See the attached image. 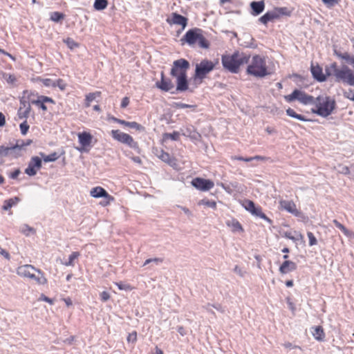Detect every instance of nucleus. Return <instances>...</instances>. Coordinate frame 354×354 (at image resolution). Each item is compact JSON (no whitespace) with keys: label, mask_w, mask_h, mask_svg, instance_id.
Instances as JSON below:
<instances>
[{"label":"nucleus","mask_w":354,"mask_h":354,"mask_svg":"<svg viewBox=\"0 0 354 354\" xmlns=\"http://www.w3.org/2000/svg\"><path fill=\"white\" fill-rule=\"evenodd\" d=\"M325 72L327 76L333 77L337 82L354 86V72L346 64L338 66L333 62L326 66Z\"/></svg>","instance_id":"obj_1"},{"label":"nucleus","mask_w":354,"mask_h":354,"mask_svg":"<svg viewBox=\"0 0 354 354\" xmlns=\"http://www.w3.org/2000/svg\"><path fill=\"white\" fill-rule=\"evenodd\" d=\"M250 56L244 53L234 52L232 55H224L221 61L223 67L231 73H236L241 66L248 64Z\"/></svg>","instance_id":"obj_2"},{"label":"nucleus","mask_w":354,"mask_h":354,"mask_svg":"<svg viewBox=\"0 0 354 354\" xmlns=\"http://www.w3.org/2000/svg\"><path fill=\"white\" fill-rule=\"evenodd\" d=\"M17 274L21 277L34 281L38 285H44L47 283V279L44 273L30 264L19 266L17 268Z\"/></svg>","instance_id":"obj_3"},{"label":"nucleus","mask_w":354,"mask_h":354,"mask_svg":"<svg viewBox=\"0 0 354 354\" xmlns=\"http://www.w3.org/2000/svg\"><path fill=\"white\" fill-rule=\"evenodd\" d=\"M246 72L255 77H263L270 73L268 71L265 58L256 55L248 61Z\"/></svg>","instance_id":"obj_4"},{"label":"nucleus","mask_w":354,"mask_h":354,"mask_svg":"<svg viewBox=\"0 0 354 354\" xmlns=\"http://www.w3.org/2000/svg\"><path fill=\"white\" fill-rule=\"evenodd\" d=\"M315 108L312 111L322 117H327L331 114L335 106V102L328 96H319L315 98L314 104Z\"/></svg>","instance_id":"obj_5"},{"label":"nucleus","mask_w":354,"mask_h":354,"mask_svg":"<svg viewBox=\"0 0 354 354\" xmlns=\"http://www.w3.org/2000/svg\"><path fill=\"white\" fill-rule=\"evenodd\" d=\"M285 99L287 102H290L294 100H298L299 102L304 104H314L315 98L311 95H309L298 89H295L293 92L288 95H286Z\"/></svg>","instance_id":"obj_6"},{"label":"nucleus","mask_w":354,"mask_h":354,"mask_svg":"<svg viewBox=\"0 0 354 354\" xmlns=\"http://www.w3.org/2000/svg\"><path fill=\"white\" fill-rule=\"evenodd\" d=\"M215 64L207 59H203L196 66L195 79H199L201 81L204 79L206 75L214 70Z\"/></svg>","instance_id":"obj_7"},{"label":"nucleus","mask_w":354,"mask_h":354,"mask_svg":"<svg viewBox=\"0 0 354 354\" xmlns=\"http://www.w3.org/2000/svg\"><path fill=\"white\" fill-rule=\"evenodd\" d=\"M189 68V63L184 59H180L174 62L171 70V75L177 77L187 74V71Z\"/></svg>","instance_id":"obj_8"},{"label":"nucleus","mask_w":354,"mask_h":354,"mask_svg":"<svg viewBox=\"0 0 354 354\" xmlns=\"http://www.w3.org/2000/svg\"><path fill=\"white\" fill-rule=\"evenodd\" d=\"M112 137L120 142L127 145L130 147H136L137 144L134 142L133 138L127 133H123L119 130H112Z\"/></svg>","instance_id":"obj_9"},{"label":"nucleus","mask_w":354,"mask_h":354,"mask_svg":"<svg viewBox=\"0 0 354 354\" xmlns=\"http://www.w3.org/2000/svg\"><path fill=\"white\" fill-rule=\"evenodd\" d=\"M192 185L201 191H208L213 188L214 184L210 180L203 179L201 178H196L192 180Z\"/></svg>","instance_id":"obj_10"},{"label":"nucleus","mask_w":354,"mask_h":354,"mask_svg":"<svg viewBox=\"0 0 354 354\" xmlns=\"http://www.w3.org/2000/svg\"><path fill=\"white\" fill-rule=\"evenodd\" d=\"M201 32L202 30L199 28L189 30L181 39V41L187 43L189 46H192L198 41V39Z\"/></svg>","instance_id":"obj_11"},{"label":"nucleus","mask_w":354,"mask_h":354,"mask_svg":"<svg viewBox=\"0 0 354 354\" xmlns=\"http://www.w3.org/2000/svg\"><path fill=\"white\" fill-rule=\"evenodd\" d=\"M156 86L162 91H170L171 93H176L174 90V84L169 79L164 77V74L161 73V80L156 83Z\"/></svg>","instance_id":"obj_12"},{"label":"nucleus","mask_w":354,"mask_h":354,"mask_svg":"<svg viewBox=\"0 0 354 354\" xmlns=\"http://www.w3.org/2000/svg\"><path fill=\"white\" fill-rule=\"evenodd\" d=\"M90 194L93 198H104L108 200L106 203H109V201L111 200H113V198L107 192L101 187H96L93 189H91L90 192Z\"/></svg>","instance_id":"obj_13"},{"label":"nucleus","mask_w":354,"mask_h":354,"mask_svg":"<svg viewBox=\"0 0 354 354\" xmlns=\"http://www.w3.org/2000/svg\"><path fill=\"white\" fill-rule=\"evenodd\" d=\"M280 207L295 216L299 214V212L297 210L296 205L292 201L283 200L279 202Z\"/></svg>","instance_id":"obj_14"},{"label":"nucleus","mask_w":354,"mask_h":354,"mask_svg":"<svg viewBox=\"0 0 354 354\" xmlns=\"http://www.w3.org/2000/svg\"><path fill=\"white\" fill-rule=\"evenodd\" d=\"M32 143L31 140H18L15 145L12 147H10V148H15L12 150V156L14 158H17L21 155L20 151L24 147L30 145Z\"/></svg>","instance_id":"obj_15"},{"label":"nucleus","mask_w":354,"mask_h":354,"mask_svg":"<svg viewBox=\"0 0 354 354\" xmlns=\"http://www.w3.org/2000/svg\"><path fill=\"white\" fill-rule=\"evenodd\" d=\"M167 21L171 24L180 25L184 29L187 26V19L179 14L173 13L171 18L167 19Z\"/></svg>","instance_id":"obj_16"},{"label":"nucleus","mask_w":354,"mask_h":354,"mask_svg":"<svg viewBox=\"0 0 354 354\" xmlns=\"http://www.w3.org/2000/svg\"><path fill=\"white\" fill-rule=\"evenodd\" d=\"M176 88L175 89L176 93L177 91L183 92L188 89V82L187 80V74L176 77Z\"/></svg>","instance_id":"obj_17"},{"label":"nucleus","mask_w":354,"mask_h":354,"mask_svg":"<svg viewBox=\"0 0 354 354\" xmlns=\"http://www.w3.org/2000/svg\"><path fill=\"white\" fill-rule=\"evenodd\" d=\"M110 119L115 122L124 125V126L128 127L131 129H136L138 131H143L144 130V127L141 124L137 123L136 122H127L125 120L118 119L115 117H111V118H110Z\"/></svg>","instance_id":"obj_18"},{"label":"nucleus","mask_w":354,"mask_h":354,"mask_svg":"<svg viewBox=\"0 0 354 354\" xmlns=\"http://www.w3.org/2000/svg\"><path fill=\"white\" fill-rule=\"evenodd\" d=\"M297 269V264L291 261H285L279 267V272L281 274H287Z\"/></svg>","instance_id":"obj_19"},{"label":"nucleus","mask_w":354,"mask_h":354,"mask_svg":"<svg viewBox=\"0 0 354 354\" xmlns=\"http://www.w3.org/2000/svg\"><path fill=\"white\" fill-rule=\"evenodd\" d=\"M250 7L252 9L251 14L254 16H257L263 11L265 3L263 1H252L250 3Z\"/></svg>","instance_id":"obj_20"},{"label":"nucleus","mask_w":354,"mask_h":354,"mask_svg":"<svg viewBox=\"0 0 354 354\" xmlns=\"http://www.w3.org/2000/svg\"><path fill=\"white\" fill-rule=\"evenodd\" d=\"M311 73L315 79L319 82H324L326 80V76L322 73V68L319 66H312Z\"/></svg>","instance_id":"obj_21"},{"label":"nucleus","mask_w":354,"mask_h":354,"mask_svg":"<svg viewBox=\"0 0 354 354\" xmlns=\"http://www.w3.org/2000/svg\"><path fill=\"white\" fill-rule=\"evenodd\" d=\"M279 18V13L277 11L267 12L265 15L259 19V21L266 25L268 21Z\"/></svg>","instance_id":"obj_22"},{"label":"nucleus","mask_w":354,"mask_h":354,"mask_svg":"<svg viewBox=\"0 0 354 354\" xmlns=\"http://www.w3.org/2000/svg\"><path fill=\"white\" fill-rule=\"evenodd\" d=\"M78 139L82 147H87L91 145L92 136L88 133L83 132L78 134Z\"/></svg>","instance_id":"obj_23"},{"label":"nucleus","mask_w":354,"mask_h":354,"mask_svg":"<svg viewBox=\"0 0 354 354\" xmlns=\"http://www.w3.org/2000/svg\"><path fill=\"white\" fill-rule=\"evenodd\" d=\"M157 156L161 159L162 161L168 163L169 165H171L173 162V159L170 157L169 154L167 152H165L163 150H156Z\"/></svg>","instance_id":"obj_24"},{"label":"nucleus","mask_w":354,"mask_h":354,"mask_svg":"<svg viewBox=\"0 0 354 354\" xmlns=\"http://www.w3.org/2000/svg\"><path fill=\"white\" fill-rule=\"evenodd\" d=\"M101 92L96 91L94 93H90L86 95L85 99V106L88 107L91 105V102L95 100L97 97H100Z\"/></svg>","instance_id":"obj_25"},{"label":"nucleus","mask_w":354,"mask_h":354,"mask_svg":"<svg viewBox=\"0 0 354 354\" xmlns=\"http://www.w3.org/2000/svg\"><path fill=\"white\" fill-rule=\"evenodd\" d=\"M227 225L232 228V232H243L241 225L236 220L228 221Z\"/></svg>","instance_id":"obj_26"},{"label":"nucleus","mask_w":354,"mask_h":354,"mask_svg":"<svg viewBox=\"0 0 354 354\" xmlns=\"http://www.w3.org/2000/svg\"><path fill=\"white\" fill-rule=\"evenodd\" d=\"M313 335L317 340H322L324 337V333L321 326H317L314 328Z\"/></svg>","instance_id":"obj_27"},{"label":"nucleus","mask_w":354,"mask_h":354,"mask_svg":"<svg viewBox=\"0 0 354 354\" xmlns=\"http://www.w3.org/2000/svg\"><path fill=\"white\" fill-rule=\"evenodd\" d=\"M80 254L78 252H73L69 256L68 261L63 263L66 266H74V261L80 257Z\"/></svg>","instance_id":"obj_28"},{"label":"nucleus","mask_w":354,"mask_h":354,"mask_svg":"<svg viewBox=\"0 0 354 354\" xmlns=\"http://www.w3.org/2000/svg\"><path fill=\"white\" fill-rule=\"evenodd\" d=\"M65 15L59 12H53L50 13V19L54 22H59L61 20L64 19Z\"/></svg>","instance_id":"obj_29"},{"label":"nucleus","mask_w":354,"mask_h":354,"mask_svg":"<svg viewBox=\"0 0 354 354\" xmlns=\"http://www.w3.org/2000/svg\"><path fill=\"white\" fill-rule=\"evenodd\" d=\"M18 201H19V198L17 197H15V198H10L9 200L5 201L4 205L3 206V209L4 210H8L13 205L17 204V203Z\"/></svg>","instance_id":"obj_30"},{"label":"nucleus","mask_w":354,"mask_h":354,"mask_svg":"<svg viewBox=\"0 0 354 354\" xmlns=\"http://www.w3.org/2000/svg\"><path fill=\"white\" fill-rule=\"evenodd\" d=\"M286 113L290 117L296 118L299 120H301V121H306L307 120L303 115H301L300 114H297L293 109H292L290 108H288L286 110Z\"/></svg>","instance_id":"obj_31"},{"label":"nucleus","mask_w":354,"mask_h":354,"mask_svg":"<svg viewBox=\"0 0 354 354\" xmlns=\"http://www.w3.org/2000/svg\"><path fill=\"white\" fill-rule=\"evenodd\" d=\"M107 5L106 0H95L94 8L97 10H102L106 8Z\"/></svg>","instance_id":"obj_32"},{"label":"nucleus","mask_w":354,"mask_h":354,"mask_svg":"<svg viewBox=\"0 0 354 354\" xmlns=\"http://www.w3.org/2000/svg\"><path fill=\"white\" fill-rule=\"evenodd\" d=\"M251 213L256 216H259L266 221H267L268 222L270 223L271 221L270 218H268L266 215L265 214H263L262 212H261V209L260 208H257V207H254L253 209V210L251 212Z\"/></svg>","instance_id":"obj_33"},{"label":"nucleus","mask_w":354,"mask_h":354,"mask_svg":"<svg viewBox=\"0 0 354 354\" xmlns=\"http://www.w3.org/2000/svg\"><path fill=\"white\" fill-rule=\"evenodd\" d=\"M31 109H28V107L26 109H19L17 112V115L19 119L26 120L28 118Z\"/></svg>","instance_id":"obj_34"},{"label":"nucleus","mask_w":354,"mask_h":354,"mask_svg":"<svg viewBox=\"0 0 354 354\" xmlns=\"http://www.w3.org/2000/svg\"><path fill=\"white\" fill-rule=\"evenodd\" d=\"M13 149L10 147L0 146V157L12 156V150Z\"/></svg>","instance_id":"obj_35"},{"label":"nucleus","mask_w":354,"mask_h":354,"mask_svg":"<svg viewBox=\"0 0 354 354\" xmlns=\"http://www.w3.org/2000/svg\"><path fill=\"white\" fill-rule=\"evenodd\" d=\"M20 232L26 236H29L30 233H35V230L26 224H24L20 227Z\"/></svg>","instance_id":"obj_36"},{"label":"nucleus","mask_w":354,"mask_h":354,"mask_svg":"<svg viewBox=\"0 0 354 354\" xmlns=\"http://www.w3.org/2000/svg\"><path fill=\"white\" fill-rule=\"evenodd\" d=\"M180 138V133L177 131H174L173 133H166L163 135V139L165 140L170 139L172 140H178Z\"/></svg>","instance_id":"obj_37"},{"label":"nucleus","mask_w":354,"mask_h":354,"mask_svg":"<svg viewBox=\"0 0 354 354\" xmlns=\"http://www.w3.org/2000/svg\"><path fill=\"white\" fill-rule=\"evenodd\" d=\"M64 42L67 45V46L71 49V50H73L75 49V48H77L79 46V44L77 43L75 41H74L73 39L71 38H66L65 39H64Z\"/></svg>","instance_id":"obj_38"},{"label":"nucleus","mask_w":354,"mask_h":354,"mask_svg":"<svg viewBox=\"0 0 354 354\" xmlns=\"http://www.w3.org/2000/svg\"><path fill=\"white\" fill-rule=\"evenodd\" d=\"M29 163L37 169H39L41 167V160L37 156L32 157Z\"/></svg>","instance_id":"obj_39"},{"label":"nucleus","mask_w":354,"mask_h":354,"mask_svg":"<svg viewBox=\"0 0 354 354\" xmlns=\"http://www.w3.org/2000/svg\"><path fill=\"white\" fill-rule=\"evenodd\" d=\"M198 42L200 47H201V48H209V42L203 37V35H202V32L201 33V35L198 39Z\"/></svg>","instance_id":"obj_40"},{"label":"nucleus","mask_w":354,"mask_h":354,"mask_svg":"<svg viewBox=\"0 0 354 354\" xmlns=\"http://www.w3.org/2000/svg\"><path fill=\"white\" fill-rule=\"evenodd\" d=\"M296 236H292L290 232H286L285 236L289 239H291L292 241H298L303 239L304 236L303 235L299 232H295Z\"/></svg>","instance_id":"obj_41"},{"label":"nucleus","mask_w":354,"mask_h":354,"mask_svg":"<svg viewBox=\"0 0 354 354\" xmlns=\"http://www.w3.org/2000/svg\"><path fill=\"white\" fill-rule=\"evenodd\" d=\"M243 206L245 207L246 210L251 212L253 209L255 207L254 203L252 201L245 200L243 203Z\"/></svg>","instance_id":"obj_42"},{"label":"nucleus","mask_w":354,"mask_h":354,"mask_svg":"<svg viewBox=\"0 0 354 354\" xmlns=\"http://www.w3.org/2000/svg\"><path fill=\"white\" fill-rule=\"evenodd\" d=\"M37 169L31 164H28L27 168L25 169V173L30 176H35L37 174Z\"/></svg>","instance_id":"obj_43"},{"label":"nucleus","mask_w":354,"mask_h":354,"mask_svg":"<svg viewBox=\"0 0 354 354\" xmlns=\"http://www.w3.org/2000/svg\"><path fill=\"white\" fill-rule=\"evenodd\" d=\"M57 158L58 156L56 153H53L50 155L43 156V160L46 162L55 161Z\"/></svg>","instance_id":"obj_44"},{"label":"nucleus","mask_w":354,"mask_h":354,"mask_svg":"<svg viewBox=\"0 0 354 354\" xmlns=\"http://www.w3.org/2000/svg\"><path fill=\"white\" fill-rule=\"evenodd\" d=\"M343 95L345 98L354 102V91L353 90L350 88L347 91H344L343 92Z\"/></svg>","instance_id":"obj_45"},{"label":"nucleus","mask_w":354,"mask_h":354,"mask_svg":"<svg viewBox=\"0 0 354 354\" xmlns=\"http://www.w3.org/2000/svg\"><path fill=\"white\" fill-rule=\"evenodd\" d=\"M55 87L57 86L61 91H64L66 88V84L62 79L55 81Z\"/></svg>","instance_id":"obj_46"},{"label":"nucleus","mask_w":354,"mask_h":354,"mask_svg":"<svg viewBox=\"0 0 354 354\" xmlns=\"http://www.w3.org/2000/svg\"><path fill=\"white\" fill-rule=\"evenodd\" d=\"M115 285L121 290L129 291V290H132V287L129 284H127V283H123L122 282H117V283H115Z\"/></svg>","instance_id":"obj_47"},{"label":"nucleus","mask_w":354,"mask_h":354,"mask_svg":"<svg viewBox=\"0 0 354 354\" xmlns=\"http://www.w3.org/2000/svg\"><path fill=\"white\" fill-rule=\"evenodd\" d=\"M20 131L22 135H26L29 129V125L27 123L26 120H24L21 124L19 125Z\"/></svg>","instance_id":"obj_48"},{"label":"nucleus","mask_w":354,"mask_h":354,"mask_svg":"<svg viewBox=\"0 0 354 354\" xmlns=\"http://www.w3.org/2000/svg\"><path fill=\"white\" fill-rule=\"evenodd\" d=\"M32 103L40 107L43 111H46L47 110V107L45 105V103L42 102L39 97L36 100H32Z\"/></svg>","instance_id":"obj_49"},{"label":"nucleus","mask_w":354,"mask_h":354,"mask_svg":"<svg viewBox=\"0 0 354 354\" xmlns=\"http://www.w3.org/2000/svg\"><path fill=\"white\" fill-rule=\"evenodd\" d=\"M137 341V333L136 331L129 334L127 337V342L129 343L135 344Z\"/></svg>","instance_id":"obj_50"},{"label":"nucleus","mask_w":354,"mask_h":354,"mask_svg":"<svg viewBox=\"0 0 354 354\" xmlns=\"http://www.w3.org/2000/svg\"><path fill=\"white\" fill-rule=\"evenodd\" d=\"M307 235L309 239V245L310 246L316 245L317 243V239L315 238V236H314V234L312 232H308L307 233Z\"/></svg>","instance_id":"obj_51"},{"label":"nucleus","mask_w":354,"mask_h":354,"mask_svg":"<svg viewBox=\"0 0 354 354\" xmlns=\"http://www.w3.org/2000/svg\"><path fill=\"white\" fill-rule=\"evenodd\" d=\"M333 223L337 228H339L340 230H342L345 234L347 235L348 234V231L347 230V229L342 224H341L339 222H338L337 220H333Z\"/></svg>","instance_id":"obj_52"},{"label":"nucleus","mask_w":354,"mask_h":354,"mask_svg":"<svg viewBox=\"0 0 354 354\" xmlns=\"http://www.w3.org/2000/svg\"><path fill=\"white\" fill-rule=\"evenodd\" d=\"M199 205H205L208 207H210L212 208H216V204L214 201H204L201 200L198 203Z\"/></svg>","instance_id":"obj_53"},{"label":"nucleus","mask_w":354,"mask_h":354,"mask_svg":"<svg viewBox=\"0 0 354 354\" xmlns=\"http://www.w3.org/2000/svg\"><path fill=\"white\" fill-rule=\"evenodd\" d=\"M3 77L8 84H12L16 82V77L12 75L5 74Z\"/></svg>","instance_id":"obj_54"},{"label":"nucleus","mask_w":354,"mask_h":354,"mask_svg":"<svg viewBox=\"0 0 354 354\" xmlns=\"http://www.w3.org/2000/svg\"><path fill=\"white\" fill-rule=\"evenodd\" d=\"M41 81L42 82L43 84L47 87H55V81L50 79H42Z\"/></svg>","instance_id":"obj_55"},{"label":"nucleus","mask_w":354,"mask_h":354,"mask_svg":"<svg viewBox=\"0 0 354 354\" xmlns=\"http://www.w3.org/2000/svg\"><path fill=\"white\" fill-rule=\"evenodd\" d=\"M322 2L328 7L331 8L338 3V0H322Z\"/></svg>","instance_id":"obj_56"},{"label":"nucleus","mask_w":354,"mask_h":354,"mask_svg":"<svg viewBox=\"0 0 354 354\" xmlns=\"http://www.w3.org/2000/svg\"><path fill=\"white\" fill-rule=\"evenodd\" d=\"M100 299L103 301V302H105L106 301H108L111 296H110V294L106 292V291H103L100 293Z\"/></svg>","instance_id":"obj_57"},{"label":"nucleus","mask_w":354,"mask_h":354,"mask_svg":"<svg viewBox=\"0 0 354 354\" xmlns=\"http://www.w3.org/2000/svg\"><path fill=\"white\" fill-rule=\"evenodd\" d=\"M176 107L178 109H185V108H195L194 105H189L187 104H184L182 102H178L176 104Z\"/></svg>","instance_id":"obj_58"},{"label":"nucleus","mask_w":354,"mask_h":354,"mask_svg":"<svg viewBox=\"0 0 354 354\" xmlns=\"http://www.w3.org/2000/svg\"><path fill=\"white\" fill-rule=\"evenodd\" d=\"M28 107V109H31L30 104L28 102L21 100L20 101V107L19 109H26Z\"/></svg>","instance_id":"obj_59"},{"label":"nucleus","mask_w":354,"mask_h":354,"mask_svg":"<svg viewBox=\"0 0 354 354\" xmlns=\"http://www.w3.org/2000/svg\"><path fill=\"white\" fill-rule=\"evenodd\" d=\"M39 98L42 100L43 102L46 103V102H50V103H54V100L49 97H46V96H43V95H41L39 97Z\"/></svg>","instance_id":"obj_60"},{"label":"nucleus","mask_w":354,"mask_h":354,"mask_svg":"<svg viewBox=\"0 0 354 354\" xmlns=\"http://www.w3.org/2000/svg\"><path fill=\"white\" fill-rule=\"evenodd\" d=\"M39 300L44 301L46 302L49 303L50 304H53V300L52 299L45 296L44 295H41V297H39Z\"/></svg>","instance_id":"obj_61"},{"label":"nucleus","mask_w":354,"mask_h":354,"mask_svg":"<svg viewBox=\"0 0 354 354\" xmlns=\"http://www.w3.org/2000/svg\"><path fill=\"white\" fill-rule=\"evenodd\" d=\"M340 170L339 171L340 173L344 174H348L350 173V169L347 166H339Z\"/></svg>","instance_id":"obj_62"},{"label":"nucleus","mask_w":354,"mask_h":354,"mask_svg":"<svg viewBox=\"0 0 354 354\" xmlns=\"http://www.w3.org/2000/svg\"><path fill=\"white\" fill-rule=\"evenodd\" d=\"M129 97H125L122 100L121 107L122 108H125V107H127L129 105Z\"/></svg>","instance_id":"obj_63"},{"label":"nucleus","mask_w":354,"mask_h":354,"mask_svg":"<svg viewBox=\"0 0 354 354\" xmlns=\"http://www.w3.org/2000/svg\"><path fill=\"white\" fill-rule=\"evenodd\" d=\"M212 306L213 304H207V305L203 306V308H205L207 312L214 315V312L212 310Z\"/></svg>","instance_id":"obj_64"}]
</instances>
